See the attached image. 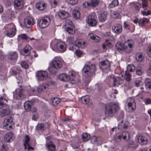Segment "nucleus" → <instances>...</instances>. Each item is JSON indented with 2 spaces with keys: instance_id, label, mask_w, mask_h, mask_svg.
I'll return each instance as SVG.
<instances>
[{
  "instance_id": "09e8293b",
  "label": "nucleus",
  "mask_w": 151,
  "mask_h": 151,
  "mask_svg": "<svg viewBox=\"0 0 151 151\" xmlns=\"http://www.w3.org/2000/svg\"><path fill=\"white\" fill-rule=\"evenodd\" d=\"M136 70V72L137 75H141L142 73V68L140 65H138L135 68Z\"/></svg>"
},
{
  "instance_id": "473e14b6",
  "label": "nucleus",
  "mask_w": 151,
  "mask_h": 151,
  "mask_svg": "<svg viewBox=\"0 0 151 151\" xmlns=\"http://www.w3.org/2000/svg\"><path fill=\"white\" fill-rule=\"evenodd\" d=\"M100 3L99 0H91L89 2L90 6L93 7H95L98 6Z\"/></svg>"
},
{
  "instance_id": "7ed1b4c3",
  "label": "nucleus",
  "mask_w": 151,
  "mask_h": 151,
  "mask_svg": "<svg viewBox=\"0 0 151 151\" xmlns=\"http://www.w3.org/2000/svg\"><path fill=\"white\" fill-rule=\"evenodd\" d=\"M118 104L111 103L107 104L105 107V113L106 117H112L114 114L119 109Z\"/></svg>"
},
{
  "instance_id": "603ef678",
  "label": "nucleus",
  "mask_w": 151,
  "mask_h": 151,
  "mask_svg": "<svg viewBox=\"0 0 151 151\" xmlns=\"http://www.w3.org/2000/svg\"><path fill=\"white\" fill-rule=\"evenodd\" d=\"M127 69L128 71H129L131 72H132L134 71L135 68V66L132 65H129L127 67Z\"/></svg>"
},
{
  "instance_id": "b1692460",
  "label": "nucleus",
  "mask_w": 151,
  "mask_h": 151,
  "mask_svg": "<svg viewBox=\"0 0 151 151\" xmlns=\"http://www.w3.org/2000/svg\"><path fill=\"white\" fill-rule=\"evenodd\" d=\"M121 133L123 139L126 141H127L129 139L130 134L128 132L124 131L122 132Z\"/></svg>"
},
{
  "instance_id": "4be33fe9",
  "label": "nucleus",
  "mask_w": 151,
  "mask_h": 151,
  "mask_svg": "<svg viewBox=\"0 0 151 151\" xmlns=\"http://www.w3.org/2000/svg\"><path fill=\"white\" fill-rule=\"evenodd\" d=\"M31 50V47L29 45H27L25 47L24 49L20 52L22 55L25 56L28 55L30 53Z\"/></svg>"
},
{
  "instance_id": "680f3d73",
  "label": "nucleus",
  "mask_w": 151,
  "mask_h": 151,
  "mask_svg": "<svg viewBox=\"0 0 151 151\" xmlns=\"http://www.w3.org/2000/svg\"><path fill=\"white\" fill-rule=\"evenodd\" d=\"M134 83H135V85L136 86L139 87L141 84L142 81L140 80L139 79H136L135 80Z\"/></svg>"
},
{
  "instance_id": "6ab92c4d",
  "label": "nucleus",
  "mask_w": 151,
  "mask_h": 151,
  "mask_svg": "<svg viewBox=\"0 0 151 151\" xmlns=\"http://www.w3.org/2000/svg\"><path fill=\"white\" fill-rule=\"evenodd\" d=\"M110 66V63L108 60L103 61L99 63L100 68L102 69L108 68Z\"/></svg>"
},
{
  "instance_id": "1a4fd4ad",
  "label": "nucleus",
  "mask_w": 151,
  "mask_h": 151,
  "mask_svg": "<svg viewBox=\"0 0 151 151\" xmlns=\"http://www.w3.org/2000/svg\"><path fill=\"white\" fill-rule=\"evenodd\" d=\"M50 22V19L49 17H45L42 18L38 23V25L41 28H45L47 27Z\"/></svg>"
},
{
  "instance_id": "bf43d9fd",
  "label": "nucleus",
  "mask_w": 151,
  "mask_h": 151,
  "mask_svg": "<svg viewBox=\"0 0 151 151\" xmlns=\"http://www.w3.org/2000/svg\"><path fill=\"white\" fill-rule=\"evenodd\" d=\"M124 28L129 30L130 29V25L129 23L127 21H125L124 23Z\"/></svg>"
},
{
  "instance_id": "e433bc0d",
  "label": "nucleus",
  "mask_w": 151,
  "mask_h": 151,
  "mask_svg": "<svg viewBox=\"0 0 151 151\" xmlns=\"http://www.w3.org/2000/svg\"><path fill=\"white\" fill-rule=\"evenodd\" d=\"M80 13L79 11L74 10L73 12V16L75 19H78L80 17Z\"/></svg>"
},
{
  "instance_id": "a18cd8bd",
  "label": "nucleus",
  "mask_w": 151,
  "mask_h": 151,
  "mask_svg": "<svg viewBox=\"0 0 151 151\" xmlns=\"http://www.w3.org/2000/svg\"><path fill=\"white\" fill-rule=\"evenodd\" d=\"M4 101H7V100L6 99V97L4 96H0V109L2 108L4 106V103L3 102Z\"/></svg>"
},
{
  "instance_id": "de8ad7c7",
  "label": "nucleus",
  "mask_w": 151,
  "mask_h": 151,
  "mask_svg": "<svg viewBox=\"0 0 151 151\" xmlns=\"http://www.w3.org/2000/svg\"><path fill=\"white\" fill-rule=\"evenodd\" d=\"M65 26V28L70 27L71 26H73L72 21L69 19L66 20Z\"/></svg>"
},
{
  "instance_id": "a19ab883",
  "label": "nucleus",
  "mask_w": 151,
  "mask_h": 151,
  "mask_svg": "<svg viewBox=\"0 0 151 151\" xmlns=\"http://www.w3.org/2000/svg\"><path fill=\"white\" fill-rule=\"evenodd\" d=\"M144 58L141 52L137 53L136 55V59L138 61L140 62L142 61Z\"/></svg>"
},
{
  "instance_id": "39448f33",
  "label": "nucleus",
  "mask_w": 151,
  "mask_h": 151,
  "mask_svg": "<svg viewBox=\"0 0 151 151\" xmlns=\"http://www.w3.org/2000/svg\"><path fill=\"white\" fill-rule=\"evenodd\" d=\"M96 70V66L94 64L90 66L86 65L82 69L83 74L86 77H91L94 75Z\"/></svg>"
},
{
  "instance_id": "4d7b16f0",
  "label": "nucleus",
  "mask_w": 151,
  "mask_h": 151,
  "mask_svg": "<svg viewBox=\"0 0 151 151\" xmlns=\"http://www.w3.org/2000/svg\"><path fill=\"white\" fill-rule=\"evenodd\" d=\"M114 82L113 83V86H117L120 83V81H118L116 78H114L113 79Z\"/></svg>"
},
{
  "instance_id": "bb28decb",
  "label": "nucleus",
  "mask_w": 151,
  "mask_h": 151,
  "mask_svg": "<svg viewBox=\"0 0 151 151\" xmlns=\"http://www.w3.org/2000/svg\"><path fill=\"white\" fill-rule=\"evenodd\" d=\"M88 37L93 40L95 42H98L100 41L101 39L98 36L94 35L93 33H90L88 35Z\"/></svg>"
},
{
  "instance_id": "6e6d98bb",
  "label": "nucleus",
  "mask_w": 151,
  "mask_h": 151,
  "mask_svg": "<svg viewBox=\"0 0 151 151\" xmlns=\"http://www.w3.org/2000/svg\"><path fill=\"white\" fill-rule=\"evenodd\" d=\"M142 8L145 10H147V0H142Z\"/></svg>"
},
{
  "instance_id": "c03bdc74",
  "label": "nucleus",
  "mask_w": 151,
  "mask_h": 151,
  "mask_svg": "<svg viewBox=\"0 0 151 151\" xmlns=\"http://www.w3.org/2000/svg\"><path fill=\"white\" fill-rule=\"evenodd\" d=\"M145 83L146 88L151 89V80L150 79L146 78L145 80Z\"/></svg>"
},
{
  "instance_id": "c9c22d12",
  "label": "nucleus",
  "mask_w": 151,
  "mask_h": 151,
  "mask_svg": "<svg viewBox=\"0 0 151 151\" xmlns=\"http://www.w3.org/2000/svg\"><path fill=\"white\" fill-rule=\"evenodd\" d=\"M20 72V70L19 68H14L11 69L10 73L12 75H14L19 74Z\"/></svg>"
},
{
  "instance_id": "f257e3e1",
  "label": "nucleus",
  "mask_w": 151,
  "mask_h": 151,
  "mask_svg": "<svg viewBox=\"0 0 151 151\" xmlns=\"http://www.w3.org/2000/svg\"><path fill=\"white\" fill-rule=\"evenodd\" d=\"M67 41L69 44V50L72 51H74V49H78L80 47L83 48L85 47V42L83 40L79 39L74 42V38L70 37L68 38Z\"/></svg>"
},
{
  "instance_id": "f8f14e48",
  "label": "nucleus",
  "mask_w": 151,
  "mask_h": 151,
  "mask_svg": "<svg viewBox=\"0 0 151 151\" xmlns=\"http://www.w3.org/2000/svg\"><path fill=\"white\" fill-rule=\"evenodd\" d=\"M14 96L16 99H23L25 97V95L23 94V90L21 88L17 89Z\"/></svg>"
},
{
  "instance_id": "2f4dec72",
  "label": "nucleus",
  "mask_w": 151,
  "mask_h": 151,
  "mask_svg": "<svg viewBox=\"0 0 151 151\" xmlns=\"http://www.w3.org/2000/svg\"><path fill=\"white\" fill-rule=\"evenodd\" d=\"M36 6V8L40 10H43L46 7L45 4L42 2L37 3Z\"/></svg>"
},
{
  "instance_id": "72a5a7b5",
  "label": "nucleus",
  "mask_w": 151,
  "mask_h": 151,
  "mask_svg": "<svg viewBox=\"0 0 151 151\" xmlns=\"http://www.w3.org/2000/svg\"><path fill=\"white\" fill-rule=\"evenodd\" d=\"M138 140L141 145H144L147 143V140L146 138L142 136H140L138 138Z\"/></svg>"
},
{
  "instance_id": "c756f323",
  "label": "nucleus",
  "mask_w": 151,
  "mask_h": 151,
  "mask_svg": "<svg viewBox=\"0 0 151 151\" xmlns=\"http://www.w3.org/2000/svg\"><path fill=\"white\" fill-rule=\"evenodd\" d=\"M59 78L63 81H66L70 79V77L66 74L63 73L60 74L58 76Z\"/></svg>"
},
{
  "instance_id": "69168bd1",
  "label": "nucleus",
  "mask_w": 151,
  "mask_h": 151,
  "mask_svg": "<svg viewBox=\"0 0 151 151\" xmlns=\"http://www.w3.org/2000/svg\"><path fill=\"white\" fill-rule=\"evenodd\" d=\"M141 14L143 16H147L150 14L151 12L150 10H148L147 11H143L141 12Z\"/></svg>"
},
{
  "instance_id": "6e6552de",
  "label": "nucleus",
  "mask_w": 151,
  "mask_h": 151,
  "mask_svg": "<svg viewBox=\"0 0 151 151\" xmlns=\"http://www.w3.org/2000/svg\"><path fill=\"white\" fill-rule=\"evenodd\" d=\"M97 16L96 14L92 13L88 15L86 19V22L88 24L91 26H94L97 24L96 20Z\"/></svg>"
},
{
  "instance_id": "f03ea898",
  "label": "nucleus",
  "mask_w": 151,
  "mask_h": 151,
  "mask_svg": "<svg viewBox=\"0 0 151 151\" xmlns=\"http://www.w3.org/2000/svg\"><path fill=\"white\" fill-rule=\"evenodd\" d=\"M50 45L53 50L58 52H63L66 49V46L64 42L57 39L52 40Z\"/></svg>"
},
{
  "instance_id": "393cba45",
  "label": "nucleus",
  "mask_w": 151,
  "mask_h": 151,
  "mask_svg": "<svg viewBox=\"0 0 151 151\" xmlns=\"http://www.w3.org/2000/svg\"><path fill=\"white\" fill-rule=\"evenodd\" d=\"M58 13L59 17L62 19L67 18L68 16V13L64 11H60Z\"/></svg>"
},
{
  "instance_id": "49530a36",
  "label": "nucleus",
  "mask_w": 151,
  "mask_h": 151,
  "mask_svg": "<svg viewBox=\"0 0 151 151\" xmlns=\"http://www.w3.org/2000/svg\"><path fill=\"white\" fill-rule=\"evenodd\" d=\"M118 0H113L111 3L109 5V7L110 8H112L117 6L119 4Z\"/></svg>"
},
{
  "instance_id": "a211bd4d",
  "label": "nucleus",
  "mask_w": 151,
  "mask_h": 151,
  "mask_svg": "<svg viewBox=\"0 0 151 151\" xmlns=\"http://www.w3.org/2000/svg\"><path fill=\"white\" fill-rule=\"evenodd\" d=\"M8 59L11 60H16L18 58V54L15 51H11L9 52L7 55Z\"/></svg>"
},
{
  "instance_id": "37998d69",
  "label": "nucleus",
  "mask_w": 151,
  "mask_h": 151,
  "mask_svg": "<svg viewBox=\"0 0 151 151\" xmlns=\"http://www.w3.org/2000/svg\"><path fill=\"white\" fill-rule=\"evenodd\" d=\"M81 100L82 103L84 104H87L90 101L89 96H82L81 98Z\"/></svg>"
},
{
  "instance_id": "8fccbe9b",
  "label": "nucleus",
  "mask_w": 151,
  "mask_h": 151,
  "mask_svg": "<svg viewBox=\"0 0 151 151\" xmlns=\"http://www.w3.org/2000/svg\"><path fill=\"white\" fill-rule=\"evenodd\" d=\"M115 140L117 142H119L121 141L122 139V135L121 133L117 134L114 137Z\"/></svg>"
},
{
  "instance_id": "7c9ffc66",
  "label": "nucleus",
  "mask_w": 151,
  "mask_h": 151,
  "mask_svg": "<svg viewBox=\"0 0 151 151\" xmlns=\"http://www.w3.org/2000/svg\"><path fill=\"white\" fill-rule=\"evenodd\" d=\"M14 6L17 9H20L23 6V1H18V0L15 1Z\"/></svg>"
},
{
  "instance_id": "e2e57ef3",
  "label": "nucleus",
  "mask_w": 151,
  "mask_h": 151,
  "mask_svg": "<svg viewBox=\"0 0 151 151\" xmlns=\"http://www.w3.org/2000/svg\"><path fill=\"white\" fill-rule=\"evenodd\" d=\"M68 2L71 5H75L77 3L78 0H67Z\"/></svg>"
},
{
  "instance_id": "9b49d317",
  "label": "nucleus",
  "mask_w": 151,
  "mask_h": 151,
  "mask_svg": "<svg viewBox=\"0 0 151 151\" xmlns=\"http://www.w3.org/2000/svg\"><path fill=\"white\" fill-rule=\"evenodd\" d=\"M36 76L38 80L42 81L47 78L48 76V74L45 71H39L36 73Z\"/></svg>"
},
{
  "instance_id": "ddd939ff",
  "label": "nucleus",
  "mask_w": 151,
  "mask_h": 151,
  "mask_svg": "<svg viewBox=\"0 0 151 151\" xmlns=\"http://www.w3.org/2000/svg\"><path fill=\"white\" fill-rule=\"evenodd\" d=\"M131 74L128 71L126 72L125 73L122 72L119 76V78L121 80L125 79L127 81H130L131 80Z\"/></svg>"
},
{
  "instance_id": "f704fd0d",
  "label": "nucleus",
  "mask_w": 151,
  "mask_h": 151,
  "mask_svg": "<svg viewBox=\"0 0 151 151\" xmlns=\"http://www.w3.org/2000/svg\"><path fill=\"white\" fill-rule=\"evenodd\" d=\"M149 21L148 19L145 18H143L139 21V25L140 26H143L145 24L148 23Z\"/></svg>"
},
{
  "instance_id": "2eb2a0df",
  "label": "nucleus",
  "mask_w": 151,
  "mask_h": 151,
  "mask_svg": "<svg viewBox=\"0 0 151 151\" xmlns=\"http://www.w3.org/2000/svg\"><path fill=\"white\" fill-rule=\"evenodd\" d=\"M51 65L55 68L58 69L61 67L62 63L60 60L55 58L51 61Z\"/></svg>"
},
{
  "instance_id": "423d86ee",
  "label": "nucleus",
  "mask_w": 151,
  "mask_h": 151,
  "mask_svg": "<svg viewBox=\"0 0 151 151\" xmlns=\"http://www.w3.org/2000/svg\"><path fill=\"white\" fill-rule=\"evenodd\" d=\"M6 35L9 37H13L15 34L16 28L13 24L8 25L5 28Z\"/></svg>"
},
{
  "instance_id": "0e129e2a",
  "label": "nucleus",
  "mask_w": 151,
  "mask_h": 151,
  "mask_svg": "<svg viewBox=\"0 0 151 151\" xmlns=\"http://www.w3.org/2000/svg\"><path fill=\"white\" fill-rule=\"evenodd\" d=\"M70 77V79L74 78L76 76V73L74 72L71 71L69 72V76Z\"/></svg>"
},
{
  "instance_id": "338daca9",
  "label": "nucleus",
  "mask_w": 151,
  "mask_h": 151,
  "mask_svg": "<svg viewBox=\"0 0 151 151\" xmlns=\"http://www.w3.org/2000/svg\"><path fill=\"white\" fill-rule=\"evenodd\" d=\"M78 49H74L76 50V55L78 57H80L82 54V51Z\"/></svg>"
},
{
  "instance_id": "864d4df0",
  "label": "nucleus",
  "mask_w": 151,
  "mask_h": 151,
  "mask_svg": "<svg viewBox=\"0 0 151 151\" xmlns=\"http://www.w3.org/2000/svg\"><path fill=\"white\" fill-rule=\"evenodd\" d=\"M36 128L38 130L43 131L45 129V126L43 124H37Z\"/></svg>"
},
{
  "instance_id": "20e7f679",
  "label": "nucleus",
  "mask_w": 151,
  "mask_h": 151,
  "mask_svg": "<svg viewBox=\"0 0 151 151\" xmlns=\"http://www.w3.org/2000/svg\"><path fill=\"white\" fill-rule=\"evenodd\" d=\"M133 46L132 44L129 42V41H126L124 45L122 42H118L116 45V47L118 51L122 52L124 50L126 52H129L131 50V48Z\"/></svg>"
},
{
  "instance_id": "cd10ccee",
  "label": "nucleus",
  "mask_w": 151,
  "mask_h": 151,
  "mask_svg": "<svg viewBox=\"0 0 151 151\" xmlns=\"http://www.w3.org/2000/svg\"><path fill=\"white\" fill-rule=\"evenodd\" d=\"M32 104V102L31 101H27L24 104V106L25 110L27 111H30Z\"/></svg>"
},
{
  "instance_id": "412c9836",
  "label": "nucleus",
  "mask_w": 151,
  "mask_h": 151,
  "mask_svg": "<svg viewBox=\"0 0 151 151\" xmlns=\"http://www.w3.org/2000/svg\"><path fill=\"white\" fill-rule=\"evenodd\" d=\"M112 29L117 34L120 33L122 30V27L120 24H117L112 26Z\"/></svg>"
},
{
  "instance_id": "5fc2aeb1",
  "label": "nucleus",
  "mask_w": 151,
  "mask_h": 151,
  "mask_svg": "<svg viewBox=\"0 0 151 151\" xmlns=\"http://www.w3.org/2000/svg\"><path fill=\"white\" fill-rule=\"evenodd\" d=\"M57 69L51 65L50 67L48 68V70L50 73L54 74L56 72Z\"/></svg>"
},
{
  "instance_id": "c85d7f7f",
  "label": "nucleus",
  "mask_w": 151,
  "mask_h": 151,
  "mask_svg": "<svg viewBox=\"0 0 151 151\" xmlns=\"http://www.w3.org/2000/svg\"><path fill=\"white\" fill-rule=\"evenodd\" d=\"M107 14L106 12H104L101 14L99 17V21L102 22H104L106 19Z\"/></svg>"
},
{
  "instance_id": "3c124183",
  "label": "nucleus",
  "mask_w": 151,
  "mask_h": 151,
  "mask_svg": "<svg viewBox=\"0 0 151 151\" xmlns=\"http://www.w3.org/2000/svg\"><path fill=\"white\" fill-rule=\"evenodd\" d=\"M112 15L113 17L114 18H120L121 17V15L120 14L116 11H113L112 13Z\"/></svg>"
},
{
  "instance_id": "f3484780",
  "label": "nucleus",
  "mask_w": 151,
  "mask_h": 151,
  "mask_svg": "<svg viewBox=\"0 0 151 151\" xmlns=\"http://www.w3.org/2000/svg\"><path fill=\"white\" fill-rule=\"evenodd\" d=\"M14 138V134L11 132L7 133L4 137V140L8 142L12 141Z\"/></svg>"
},
{
  "instance_id": "dca6fc26",
  "label": "nucleus",
  "mask_w": 151,
  "mask_h": 151,
  "mask_svg": "<svg viewBox=\"0 0 151 151\" xmlns=\"http://www.w3.org/2000/svg\"><path fill=\"white\" fill-rule=\"evenodd\" d=\"M33 19L30 17H27L24 19V24L25 26L27 28L31 27L33 24Z\"/></svg>"
},
{
  "instance_id": "9d476101",
  "label": "nucleus",
  "mask_w": 151,
  "mask_h": 151,
  "mask_svg": "<svg viewBox=\"0 0 151 151\" xmlns=\"http://www.w3.org/2000/svg\"><path fill=\"white\" fill-rule=\"evenodd\" d=\"M12 119L10 116L7 117L4 120L3 126L5 129L10 130L12 128Z\"/></svg>"
},
{
  "instance_id": "052dcab7",
  "label": "nucleus",
  "mask_w": 151,
  "mask_h": 151,
  "mask_svg": "<svg viewBox=\"0 0 151 151\" xmlns=\"http://www.w3.org/2000/svg\"><path fill=\"white\" fill-rule=\"evenodd\" d=\"M21 65L22 68L25 69L28 68L29 67L28 64L26 62L24 61H23L21 62Z\"/></svg>"
},
{
  "instance_id": "0eeeda50",
  "label": "nucleus",
  "mask_w": 151,
  "mask_h": 151,
  "mask_svg": "<svg viewBox=\"0 0 151 151\" xmlns=\"http://www.w3.org/2000/svg\"><path fill=\"white\" fill-rule=\"evenodd\" d=\"M128 111L130 112H133L136 108V104L134 99L131 98L127 99V102Z\"/></svg>"
},
{
  "instance_id": "774afa93",
  "label": "nucleus",
  "mask_w": 151,
  "mask_h": 151,
  "mask_svg": "<svg viewBox=\"0 0 151 151\" xmlns=\"http://www.w3.org/2000/svg\"><path fill=\"white\" fill-rule=\"evenodd\" d=\"M57 0H51L50 1V4L54 7L57 5Z\"/></svg>"
},
{
  "instance_id": "79ce46f5",
  "label": "nucleus",
  "mask_w": 151,
  "mask_h": 151,
  "mask_svg": "<svg viewBox=\"0 0 151 151\" xmlns=\"http://www.w3.org/2000/svg\"><path fill=\"white\" fill-rule=\"evenodd\" d=\"M18 37L22 40H32L34 39L33 38H31L28 37L25 34H22L20 35H19Z\"/></svg>"
},
{
  "instance_id": "a878e982",
  "label": "nucleus",
  "mask_w": 151,
  "mask_h": 151,
  "mask_svg": "<svg viewBox=\"0 0 151 151\" xmlns=\"http://www.w3.org/2000/svg\"><path fill=\"white\" fill-rule=\"evenodd\" d=\"M48 90V87L46 84H42L39 86L37 89L38 93H40L42 91L46 92Z\"/></svg>"
},
{
  "instance_id": "4468645a",
  "label": "nucleus",
  "mask_w": 151,
  "mask_h": 151,
  "mask_svg": "<svg viewBox=\"0 0 151 151\" xmlns=\"http://www.w3.org/2000/svg\"><path fill=\"white\" fill-rule=\"evenodd\" d=\"M30 139L28 135H26L23 140L24 147L25 149H27L28 150H33V148L29 145V142Z\"/></svg>"
},
{
  "instance_id": "4c0bfd02",
  "label": "nucleus",
  "mask_w": 151,
  "mask_h": 151,
  "mask_svg": "<svg viewBox=\"0 0 151 151\" xmlns=\"http://www.w3.org/2000/svg\"><path fill=\"white\" fill-rule=\"evenodd\" d=\"M66 31L70 35H73L75 32V30L74 26H71L70 27L65 28Z\"/></svg>"
},
{
  "instance_id": "58836bf2",
  "label": "nucleus",
  "mask_w": 151,
  "mask_h": 151,
  "mask_svg": "<svg viewBox=\"0 0 151 151\" xmlns=\"http://www.w3.org/2000/svg\"><path fill=\"white\" fill-rule=\"evenodd\" d=\"M90 138V135L86 133H83L82 135V139L84 142H86Z\"/></svg>"
},
{
  "instance_id": "5701e85b",
  "label": "nucleus",
  "mask_w": 151,
  "mask_h": 151,
  "mask_svg": "<svg viewBox=\"0 0 151 151\" xmlns=\"http://www.w3.org/2000/svg\"><path fill=\"white\" fill-rule=\"evenodd\" d=\"M46 145V149H48V151H55V146L51 141L48 142Z\"/></svg>"
},
{
  "instance_id": "13d9d810",
  "label": "nucleus",
  "mask_w": 151,
  "mask_h": 151,
  "mask_svg": "<svg viewBox=\"0 0 151 151\" xmlns=\"http://www.w3.org/2000/svg\"><path fill=\"white\" fill-rule=\"evenodd\" d=\"M97 141V138L95 136L91 138V143L94 144H96L97 145H98Z\"/></svg>"
},
{
  "instance_id": "ea45409f",
  "label": "nucleus",
  "mask_w": 151,
  "mask_h": 151,
  "mask_svg": "<svg viewBox=\"0 0 151 151\" xmlns=\"http://www.w3.org/2000/svg\"><path fill=\"white\" fill-rule=\"evenodd\" d=\"M52 104L54 106L57 105L60 102V99L58 97H54L51 99Z\"/></svg>"
},
{
  "instance_id": "aec40b11",
  "label": "nucleus",
  "mask_w": 151,
  "mask_h": 151,
  "mask_svg": "<svg viewBox=\"0 0 151 151\" xmlns=\"http://www.w3.org/2000/svg\"><path fill=\"white\" fill-rule=\"evenodd\" d=\"M129 6L131 8H134L137 12H139L141 5L137 2H132L129 4Z\"/></svg>"
}]
</instances>
